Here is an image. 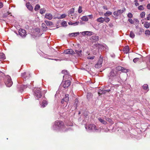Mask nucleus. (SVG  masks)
<instances>
[{
	"label": "nucleus",
	"instance_id": "13d9d810",
	"mask_svg": "<svg viewBox=\"0 0 150 150\" xmlns=\"http://www.w3.org/2000/svg\"><path fill=\"white\" fill-rule=\"evenodd\" d=\"M146 19L147 20H150V14L148 15Z\"/></svg>",
	"mask_w": 150,
	"mask_h": 150
},
{
	"label": "nucleus",
	"instance_id": "a878e982",
	"mask_svg": "<svg viewBox=\"0 0 150 150\" xmlns=\"http://www.w3.org/2000/svg\"><path fill=\"white\" fill-rule=\"evenodd\" d=\"M98 120L101 123L103 124H107V122L104 120L102 119L101 118H98Z\"/></svg>",
	"mask_w": 150,
	"mask_h": 150
},
{
	"label": "nucleus",
	"instance_id": "7ed1b4c3",
	"mask_svg": "<svg viewBox=\"0 0 150 150\" xmlns=\"http://www.w3.org/2000/svg\"><path fill=\"white\" fill-rule=\"evenodd\" d=\"M70 84L71 82L69 80L63 81L61 84V86L65 88H66L69 87Z\"/></svg>",
	"mask_w": 150,
	"mask_h": 150
},
{
	"label": "nucleus",
	"instance_id": "e433bc0d",
	"mask_svg": "<svg viewBox=\"0 0 150 150\" xmlns=\"http://www.w3.org/2000/svg\"><path fill=\"white\" fill-rule=\"evenodd\" d=\"M112 14V13L110 11H107L104 14V15L105 16H107V15L109 16L111 15Z\"/></svg>",
	"mask_w": 150,
	"mask_h": 150
},
{
	"label": "nucleus",
	"instance_id": "9d476101",
	"mask_svg": "<svg viewBox=\"0 0 150 150\" xmlns=\"http://www.w3.org/2000/svg\"><path fill=\"white\" fill-rule=\"evenodd\" d=\"M21 76L24 79H28L29 78L30 74L28 73L27 74L26 72H24L21 74Z\"/></svg>",
	"mask_w": 150,
	"mask_h": 150
},
{
	"label": "nucleus",
	"instance_id": "4c0bfd02",
	"mask_svg": "<svg viewBox=\"0 0 150 150\" xmlns=\"http://www.w3.org/2000/svg\"><path fill=\"white\" fill-rule=\"evenodd\" d=\"M138 8L140 10H143L144 9V8L143 5H140L138 7Z\"/></svg>",
	"mask_w": 150,
	"mask_h": 150
},
{
	"label": "nucleus",
	"instance_id": "bb28decb",
	"mask_svg": "<svg viewBox=\"0 0 150 150\" xmlns=\"http://www.w3.org/2000/svg\"><path fill=\"white\" fill-rule=\"evenodd\" d=\"M81 19L82 20L85 21H88V18L86 16H83L81 18Z\"/></svg>",
	"mask_w": 150,
	"mask_h": 150
},
{
	"label": "nucleus",
	"instance_id": "8fccbe9b",
	"mask_svg": "<svg viewBox=\"0 0 150 150\" xmlns=\"http://www.w3.org/2000/svg\"><path fill=\"white\" fill-rule=\"evenodd\" d=\"M61 24L63 26H66L67 25V22L65 21H64L62 22Z\"/></svg>",
	"mask_w": 150,
	"mask_h": 150
},
{
	"label": "nucleus",
	"instance_id": "393cba45",
	"mask_svg": "<svg viewBox=\"0 0 150 150\" xmlns=\"http://www.w3.org/2000/svg\"><path fill=\"white\" fill-rule=\"evenodd\" d=\"M75 51L76 53L79 56L81 57V56L82 55V51L81 50H76Z\"/></svg>",
	"mask_w": 150,
	"mask_h": 150
},
{
	"label": "nucleus",
	"instance_id": "79ce46f5",
	"mask_svg": "<svg viewBox=\"0 0 150 150\" xmlns=\"http://www.w3.org/2000/svg\"><path fill=\"white\" fill-rule=\"evenodd\" d=\"M124 10H122V9H119V10H118L117 11H118V12L120 14L122 13L123 12H124V11H125V8H124Z\"/></svg>",
	"mask_w": 150,
	"mask_h": 150
},
{
	"label": "nucleus",
	"instance_id": "aec40b11",
	"mask_svg": "<svg viewBox=\"0 0 150 150\" xmlns=\"http://www.w3.org/2000/svg\"><path fill=\"white\" fill-rule=\"evenodd\" d=\"M97 21L101 23H103L104 21V18L102 17H100L97 19Z\"/></svg>",
	"mask_w": 150,
	"mask_h": 150
},
{
	"label": "nucleus",
	"instance_id": "f8f14e48",
	"mask_svg": "<svg viewBox=\"0 0 150 150\" xmlns=\"http://www.w3.org/2000/svg\"><path fill=\"white\" fill-rule=\"evenodd\" d=\"M45 17L49 20H51L53 18V16L51 13H47L45 15Z\"/></svg>",
	"mask_w": 150,
	"mask_h": 150
},
{
	"label": "nucleus",
	"instance_id": "603ef678",
	"mask_svg": "<svg viewBox=\"0 0 150 150\" xmlns=\"http://www.w3.org/2000/svg\"><path fill=\"white\" fill-rule=\"evenodd\" d=\"M66 16V15L65 14H63L62 15L60 16V18H64Z\"/></svg>",
	"mask_w": 150,
	"mask_h": 150
},
{
	"label": "nucleus",
	"instance_id": "680f3d73",
	"mask_svg": "<svg viewBox=\"0 0 150 150\" xmlns=\"http://www.w3.org/2000/svg\"><path fill=\"white\" fill-rule=\"evenodd\" d=\"M103 8L104 9H105L106 10H107L108 9V7L106 6H103Z\"/></svg>",
	"mask_w": 150,
	"mask_h": 150
},
{
	"label": "nucleus",
	"instance_id": "c03bdc74",
	"mask_svg": "<svg viewBox=\"0 0 150 150\" xmlns=\"http://www.w3.org/2000/svg\"><path fill=\"white\" fill-rule=\"evenodd\" d=\"M42 27L45 29H46L47 28V27L45 23H42Z\"/></svg>",
	"mask_w": 150,
	"mask_h": 150
},
{
	"label": "nucleus",
	"instance_id": "58836bf2",
	"mask_svg": "<svg viewBox=\"0 0 150 150\" xmlns=\"http://www.w3.org/2000/svg\"><path fill=\"white\" fill-rule=\"evenodd\" d=\"M79 34V33L76 32V33H72L70 34V35H71L72 36H77Z\"/></svg>",
	"mask_w": 150,
	"mask_h": 150
},
{
	"label": "nucleus",
	"instance_id": "338daca9",
	"mask_svg": "<svg viewBox=\"0 0 150 150\" xmlns=\"http://www.w3.org/2000/svg\"><path fill=\"white\" fill-rule=\"evenodd\" d=\"M23 91V89H22L21 90H20V91L21 92L22 91Z\"/></svg>",
	"mask_w": 150,
	"mask_h": 150
},
{
	"label": "nucleus",
	"instance_id": "4d7b16f0",
	"mask_svg": "<svg viewBox=\"0 0 150 150\" xmlns=\"http://www.w3.org/2000/svg\"><path fill=\"white\" fill-rule=\"evenodd\" d=\"M4 76V74L0 71V77H3Z\"/></svg>",
	"mask_w": 150,
	"mask_h": 150
},
{
	"label": "nucleus",
	"instance_id": "c9c22d12",
	"mask_svg": "<svg viewBox=\"0 0 150 150\" xmlns=\"http://www.w3.org/2000/svg\"><path fill=\"white\" fill-rule=\"evenodd\" d=\"M86 97L87 99H89L92 97V94L91 93H87Z\"/></svg>",
	"mask_w": 150,
	"mask_h": 150
},
{
	"label": "nucleus",
	"instance_id": "20e7f679",
	"mask_svg": "<svg viewBox=\"0 0 150 150\" xmlns=\"http://www.w3.org/2000/svg\"><path fill=\"white\" fill-rule=\"evenodd\" d=\"M34 95L37 98H40L42 96V93L41 92V89L40 88H37L35 90Z\"/></svg>",
	"mask_w": 150,
	"mask_h": 150
},
{
	"label": "nucleus",
	"instance_id": "6e6552de",
	"mask_svg": "<svg viewBox=\"0 0 150 150\" xmlns=\"http://www.w3.org/2000/svg\"><path fill=\"white\" fill-rule=\"evenodd\" d=\"M64 53L66 54H75V53L74 51L71 49H68L65 50Z\"/></svg>",
	"mask_w": 150,
	"mask_h": 150
},
{
	"label": "nucleus",
	"instance_id": "49530a36",
	"mask_svg": "<svg viewBox=\"0 0 150 150\" xmlns=\"http://www.w3.org/2000/svg\"><path fill=\"white\" fill-rule=\"evenodd\" d=\"M113 14L114 15L116 16H118L119 15H120L118 11L114 12L113 13Z\"/></svg>",
	"mask_w": 150,
	"mask_h": 150
},
{
	"label": "nucleus",
	"instance_id": "a211bd4d",
	"mask_svg": "<svg viewBox=\"0 0 150 150\" xmlns=\"http://www.w3.org/2000/svg\"><path fill=\"white\" fill-rule=\"evenodd\" d=\"M79 23V21L76 22L75 23H72V22L70 21L68 22V24L69 25H73L74 26L77 25Z\"/></svg>",
	"mask_w": 150,
	"mask_h": 150
},
{
	"label": "nucleus",
	"instance_id": "0e129e2a",
	"mask_svg": "<svg viewBox=\"0 0 150 150\" xmlns=\"http://www.w3.org/2000/svg\"><path fill=\"white\" fill-rule=\"evenodd\" d=\"M90 18H93V15H90L88 16Z\"/></svg>",
	"mask_w": 150,
	"mask_h": 150
},
{
	"label": "nucleus",
	"instance_id": "ddd939ff",
	"mask_svg": "<svg viewBox=\"0 0 150 150\" xmlns=\"http://www.w3.org/2000/svg\"><path fill=\"white\" fill-rule=\"evenodd\" d=\"M90 40L92 41H96L98 40V37L96 35L93 36L91 38Z\"/></svg>",
	"mask_w": 150,
	"mask_h": 150
},
{
	"label": "nucleus",
	"instance_id": "f704fd0d",
	"mask_svg": "<svg viewBox=\"0 0 150 150\" xmlns=\"http://www.w3.org/2000/svg\"><path fill=\"white\" fill-rule=\"evenodd\" d=\"M145 15V13L144 12H142L140 14V16L142 18H144Z\"/></svg>",
	"mask_w": 150,
	"mask_h": 150
},
{
	"label": "nucleus",
	"instance_id": "2f4dec72",
	"mask_svg": "<svg viewBox=\"0 0 150 150\" xmlns=\"http://www.w3.org/2000/svg\"><path fill=\"white\" fill-rule=\"evenodd\" d=\"M93 32L91 31H86V35L90 36L92 35Z\"/></svg>",
	"mask_w": 150,
	"mask_h": 150
},
{
	"label": "nucleus",
	"instance_id": "39448f33",
	"mask_svg": "<svg viewBox=\"0 0 150 150\" xmlns=\"http://www.w3.org/2000/svg\"><path fill=\"white\" fill-rule=\"evenodd\" d=\"M18 33L19 35L23 38L25 37L26 35V31L23 29H20Z\"/></svg>",
	"mask_w": 150,
	"mask_h": 150
},
{
	"label": "nucleus",
	"instance_id": "5701e85b",
	"mask_svg": "<svg viewBox=\"0 0 150 150\" xmlns=\"http://www.w3.org/2000/svg\"><path fill=\"white\" fill-rule=\"evenodd\" d=\"M69 99V95L66 94L65 96V97L63 98L65 100V102L66 103H67L68 100Z\"/></svg>",
	"mask_w": 150,
	"mask_h": 150
},
{
	"label": "nucleus",
	"instance_id": "1a4fd4ad",
	"mask_svg": "<svg viewBox=\"0 0 150 150\" xmlns=\"http://www.w3.org/2000/svg\"><path fill=\"white\" fill-rule=\"evenodd\" d=\"M62 74H65V75L63 76L64 80L65 79H64L65 78V77H68V78H69V77H70V76L69 75V73L68 72V71L66 70H62Z\"/></svg>",
	"mask_w": 150,
	"mask_h": 150
},
{
	"label": "nucleus",
	"instance_id": "864d4df0",
	"mask_svg": "<svg viewBox=\"0 0 150 150\" xmlns=\"http://www.w3.org/2000/svg\"><path fill=\"white\" fill-rule=\"evenodd\" d=\"M133 15L131 13H129L127 15V16L129 18H132V17Z\"/></svg>",
	"mask_w": 150,
	"mask_h": 150
},
{
	"label": "nucleus",
	"instance_id": "f3484780",
	"mask_svg": "<svg viewBox=\"0 0 150 150\" xmlns=\"http://www.w3.org/2000/svg\"><path fill=\"white\" fill-rule=\"evenodd\" d=\"M45 22L46 24V25H47V26H50L53 25V23L52 22L47 21H45Z\"/></svg>",
	"mask_w": 150,
	"mask_h": 150
},
{
	"label": "nucleus",
	"instance_id": "cd10ccee",
	"mask_svg": "<svg viewBox=\"0 0 150 150\" xmlns=\"http://www.w3.org/2000/svg\"><path fill=\"white\" fill-rule=\"evenodd\" d=\"M144 26L146 28H149L150 26L149 23L148 22H146L144 25Z\"/></svg>",
	"mask_w": 150,
	"mask_h": 150
},
{
	"label": "nucleus",
	"instance_id": "09e8293b",
	"mask_svg": "<svg viewBox=\"0 0 150 150\" xmlns=\"http://www.w3.org/2000/svg\"><path fill=\"white\" fill-rule=\"evenodd\" d=\"M110 20V18H104V21L105 22L108 23L109 21Z\"/></svg>",
	"mask_w": 150,
	"mask_h": 150
},
{
	"label": "nucleus",
	"instance_id": "a18cd8bd",
	"mask_svg": "<svg viewBox=\"0 0 150 150\" xmlns=\"http://www.w3.org/2000/svg\"><path fill=\"white\" fill-rule=\"evenodd\" d=\"M82 7L81 6H80L79 8L78 12L79 13H81L82 12Z\"/></svg>",
	"mask_w": 150,
	"mask_h": 150
},
{
	"label": "nucleus",
	"instance_id": "774afa93",
	"mask_svg": "<svg viewBox=\"0 0 150 150\" xmlns=\"http://www.w3.org/2000/svg\"><path fill=\"white\" fill-rule=\"evenodd\" d=\"M140 1L142 2L144 1L145 0H139Z\"/></svg>",
	"mask_w": 150,
	"mask_h": 150
},
{
	"label": "nucleus",
	"instance_id": "0eeeda50",
	"mask_svg": "<svg viewBox=\"0 0 150 150\" xmlns=\"http://www.w3.org/2000/svg\"><path fill=\"white\" fill-rule=\"evenodd\" d=\"M103 63V59H99L97 63L95 65V67L96 68H99L102 66V64Z\"/></svg>",
	"mask_w": 150,
	"mask_h": 150
},
{
	"label": "nucleus",
	"instance_id": "6ab92c4d",
	"mask_svg": "<svg viewBox=\"0 0 150 150\" xmlns=\"http://www.w3.org/2000/svg\"><path fill=\"white\" fill-rule=\"evenodd\" d=\"M96 126L94 125H90L88 126V128L89 130L95 129Z\"/></svg>",
	"mask_w": 150,
	"mask_h": 150
},
{
	"label": "nucleus",
	"instance_id": "f257e3e1",
	"mask_svg": "<svg viewBox=\"0 0 150 150\" xmlns=\"http://www.w3.org/2000/svg\"><path fill=\"white\" fill-rule=\"evenodd\" d=\"M121 71L123 73H127L128 71L127 69L121 66H117L112 69L108 75L109 79L114 80L120 77V76L118 74L117 72Z\"/></svg>",
	"mask_w": 150,
	"mask_h": 150
},
{
	"label": "nucleus",
	"instance_id": "412c9836",
	"mask_svg": "<svg viewBox=\"0 0 150 150\" xmlns=\"http://www.w3.org/2000/svg\"><path fill=\"white\" fill-rule=\"evenodd\" d=\"M95 46L97 47V48L98 49H102V48L104 47V46L103 45L100 44H96L95 45Z\"/></svg>",
	"mask_w": 150,
	"mask_h": 150
},
{
	"label": "nucleus",
	"instance_id": "69168bd1",
	"mask_svg": "<svg viewBox=\"0 0 150 150\" xmlns=\"http://www.w3.org/2000/svg\"><path fill=\"white\" fill-rule=\"evenodd\" d=\"M65 102V100H64V99H63L62 100V101H61V103L62 104H63L64 103V102Z\"/></svg>",
	"mask_w": 150,
	"mask_h": 150
},
{
	"label": "nucleus",
	"instance_id": "473e14b6",
	"mask_svg": "<svg viewBox=\"0 0 150 150\" xmlns=\"http://www.w3.org/2000/svg\"><path fill=\"white\" fill-rule=\"evenodd\" d=\"M40 6L39 5L37 4L35 6L34 8V10L35 11H36L37 10H38L40 9Z\"/></svg>",
	"mask_w": 150,
	"mask_h": 150
},
{
	"label": "nucleus",
	"instance_id": "4be33fe9",
	"mask_svg": "<svg viewBox=\"0 0 150 150\" xmlns=\"http://www.w3.org/2000/svg\"><path fill=\"white\" fill-rule=\"evenodd\" d=\"M142 88L143 89L146 90L148 91L149 90L148 85L147 84H144L142 86Z\"/></svg>",
	"mask_w": 150,
	"mask_h": 150
},
{
	"label": "nucleus",
	"instance_id": "dca6fc26",
	"mask_svg": "<svg viewBox=\"0 0 150 150\" xmlns=\"http://www.w3.org/2000/svg\"><path fill=\"white\" fill-rule=\"evenodd\" d=\"M110 90H101V91L100 92H98V94H105L107 92H109V91H110Z\"/></svg>",
	"mask_w": 150,
	"mask_h": 150
},
{
	"label": "nucleus",
	"instance_id": "de8ad7c7",
	"mask_svg": "<svg viewBox=\"0 0 150 150\" xmlns=\"http://www.w3.org/2000/svg\"><path fill=\"white\" fill-rule=\"evenodd\" d=\"M134 4L136 6H139V3L138 2L137 0H134Z\"/></svg>",
	"mask_w": 150,
	"mask_h": 150
},
{
	"label": "nucleus",
	"instance_id": "a19ab883",
	"mask_svg": "<svg viewBox=\"0 0 150 150\" xmlns=\"http://www.w3.org/2000/svg\"><path fill=\"white\" fill-rule=\"evenodd\" d=\"M145 34L146 35H150V31L149 30H147L145 31Z\"/></svg>",
	"mask_w": 150,
	"mask_h": 150
},
{
	"label": "nucleus",
	"instance_id": "f03ea898",
	"mask_svg": "<svg viewBox=\"0 0 150 150\" xmlns=\"http://www.w3.org/2000/svg\"><path fill=\"white\" fill-rule=\"evenodd\" d=\"M54 126L56 127L59 128H64L65 126L64 123L62 121L60 120H57L54 122Z\"/></svg>",
	"mask_w": 150,
	"mask_h": 150
},
{
	"label": "nucleus",
	"instance_id": "c756f323",
	"mask_svg": "<svg viewBox=\"0 0 150 150\" xmlns=\"http://www.w3.org/2000/svg\"><path fill=\"white\" fill-rule=\"evenodd\" d=\"M74 8H72L69 10V14H71L74 13Z\"/></svg>",
	"mask_w": 150,
	"mask_h": 150
},
{
	"label": "nucleus",
	"instance_id": "bf43d9fd",
	"mask_svg": "<svg viewBox=\"0 0 150 150\" xmlns=\"http://www.w3.org/2000/svg\"><path fill=\"white\" fill-rule=\"evenodd\" d=\"M82 34L83 36H85V35H86V31L82 32Z\"/></svg>",
	"mask_w": 150,
	"mask_h": 150
},
{
	"label": "nucleus",
	"instance_id": "7c9ffc66",
	"mask_svg": "<svg viewBox=\"0 0 150 150\" xmlns=\"http://www.w3.org/2000/svg\"><path fill=\"white\" fill-rule=\"evenodd\" d=\"M129 36L132 38H134L135 37V34L134 33L132 32V31H131L130 32V35H129Z\"/></svg>",
	"mask_w": 150,
	"mask_h": 150
},
{
	"label": "nucleus",
	"instance_id": "72a5a7b5",
	"mask_svg": "<svg viewBox=\"0 0 150 150\" xmlns=\"http://www.w3.org/2000/svg\"><path fill=\"white\" fill-rule=\"evenodd\" d=\"M45 11L46 10L45 8H41L40 10V13L41 14L45 13Z\"/></svg>",
	"mask_w": 150,
	"mask_h": 150
},
{
	"label": "nucleus",
	"instance_id": "423d86ee",
	"mask_svg": "<svg viewBox=\"0 0 150 150\" xmlns=\"http://www.w3.org/2000/svg\"><path fill=\"white\" fill-rule=\"evenodd\" d=\"M6 85L8 87H10L13 84L12 81L10 77H9L5 82Z\"/></svg>",
	"mask_w": 150,
	"mask_h": 150
},
{
	"label": "nucleus",
	"instance_id": "ea45409f",
	"mask_svg": "<svg viewBox=\"0 0 150 150\" xmlns=\"http://www.w3.org/2000/svg\"><path fill=\"white\" fill-rule=\"evenodd\" d=\"M106 120L111 123H113V122L111 119L109 118H107L106 119Z\"/></svg>",
	"mask_w": 150,
	"mask_h": 150
},
{
	"label": "nucleus",
	"instance_id": "3c124183",
	"mask_svg": "<svg viewBox=\"0 0 150 150\" xmlns=\"http://www.w3.org/2000/svg\"><path fill=\"white\" fill-rule=\"evenodd\" d=\"M139 60V58H136L134 59L133 60V61L134 63H136Z\"/></svg>",
	"mask_w": 150,
	"mask_h": 150
},
{
	"label": "nucleus",
	"instance_id": "37998d69",
	"mask_svg": "<svg viewBox=\"0 0 150 150\" xmlns=\"http://www.w3.org/2000/svg\"><path fill=\"white\" fill-rule=\"evenodd\" d=\"M147 67L149 70H150V56L149 57V62H148Z\"/></svg>",
	"mask_w": 150,
	"mask_h": 150
},
{
	"label": "nucleus",
	"instance_id": "b1692460",
	"mask_svg": "<svg viewBox=\"0 0 150 150\" xmlns=\"http://www.w3.org/2000/svg\"><path fill=\"white\" fill-rule=\"evenodd\" d=\"M5 59L4 54L2 53H0V60H3Z\"/></svg>",
	"mask_w": 150,
	"mask_h": 150
},
{
	"label": "nucleus",
	"instance_id": "9b49d317",
	"mask_svg": "<svg viewBox=\"0 0 150 150\" xmlns=\"http://www.w3.org/2000/svg\"><path fill=\"white\" fill-rule=\"evenodd\" d=\"M26 6L28 9L29 10L32 11L33 10V7L30 4V2H27L26 4Z\"/></svg>",
	"mask_w": 150,
	"mask_h": 150
},
{
	"label": "nucleus",
	"instance_id": "5fc2aeb1",
	"mask_svg": "<svg viewBox=\"0 0 150 150\" xmlns=\"http://www.w3.org/2000/svg\"><path fill=\"white\" fill-rule=\"evenodd\" d=\"M128 21L132 24H133L134 23V21L131 19H129L128 20Z\"/></svg>",
	"mask_w": 150,
	"mask_h": 150
},
{
	"label": "nucleus",
	"instance_id": "6e6d98bb",
	"mask_svg": "<svg viewBox=\"0 0 150 150\" xmlns=\"http://www.w3.org/2000/svg\"><path fill=\"white\" fill-rule=\"evenodd\" d=\"M95 57V56H93L92 57H87V58L88 59H94Z\"/></svg>",
	"mask_w": 150,
	"mask_h": 150
},
{
	"label": "nucleus",
	"instance_id": "052dcab7",
	"mask_svg": "<svg viewBox=\"0 0 150 150\" xmlns=\"http://www.w3.org/2000/svg\"><path fill=\"white\" fill-rule=\"evenodd\" d=\"M147 9H150V4H148L146 6Z\"/></svg>",
	"mask_w": 150,
	"mask_h": 150
},
{
	"label": "nucleus",
	"instance_id": "e2e57ef3",
	"mask_svg": "<svg viewBox=\"0 0 150 150\" xmlns=\"http://www.w3.org/2000/svg\"><path fill=\"white\" fill-rule=\"evenodd\" d=\"M3 6V4L2 3L0 2V8H1Z\"/></svg>",
	"mask_w": 150,
	"mask_h": 150
},
{
	"label": "nucleus",
	"instance_id": "4468645a",
	"mask_svg": "<svg viewBox=\"0 0 150 150\" xmlns=\"http://www.w3.org/2000/svg\"><path fill=\"white\" fill-rule=\"evenodd\" d=\"M123 51L125 53H128L129 51V47L128 46H126L123 49Z\"/></svg>",
	"mask_w": 150,
	"mask_h": 150
},
{
	"label": "nucleus",
	"instance_id": "c85d7f7f",
	"mask_svg": "<svg viewBox=\"0 0 150 150\" xmlns=\"http://www.w3.org/2000/svg\"><path fill=\"white\" fill-rule=\"evenodd\" d=\"M75 102H74V105L75 106V107H76V108H77V104L78 103V100L77 98H76L75 100Z\"/></svg>",
	"mask_w": 150,
	"mask_h": 150
},
{
	"label": "nucleus",
	"instance_id": "2eb2a0df",
	"mask_svg": "<svg viewBox=\"0 0 150 150\" xmlns=\"http://www.w3.org/2000/svg\"><path fill=\"white\" fill-rule=\"evenodd\" d=\"M47 102L45 100H43L42 102V104L41 106V108H44L47 104Z\"/></svg>",
	"mask_w": 150,
	"mask_h": 150
}]
</instances>
